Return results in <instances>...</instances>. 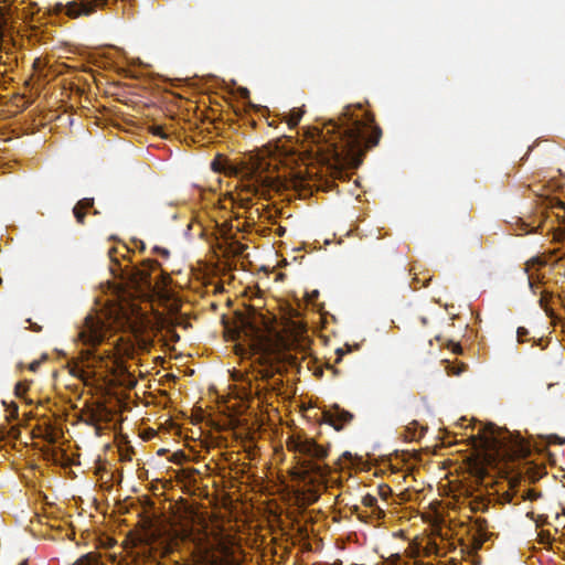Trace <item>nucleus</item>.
<instances>
[{
	"label": "nucleus",
	"instance_id": "obj_1",
	"mask_svg": "<svg viewBox=\"0 0 565 565\" xmlns=\"http://www.w3.org/2000/svg\"><path fill=\"white\" fill-rule=\"evenodd\" d=\"M191 541L193 544L192 563L190 565H241L233 555L231 547L218 535H212L207 531H198L183 527L180 534H175L166 547V552H172L179 541Z\"/></svg>",
	"mask_w": 565,
	"mask_h": 565
},
{
	"label": "nucleus",
	"instance_id": "obj_2",
	"mask_svg": "<svg viewBox=\"0 0 565 565\" xmlns=\"http://www.w3.org/2000/svg\"><path fill=\"white\" fill-rule=\"evenodd\" d=\"M227 340L235 341L237 354L250 352L271 353L275 349L274 334L260 313H253L248 318H238L233 327H225Z\"/></svg>",
	"mask_w": 565,
	"mask_h": 565
},
{
	"label": "nucleus",
	"instance_id": "obj_3",
	"mask_svg": "<svg viewBox=\"0 0 565 565\" xmlns=\"http://www.w3.org/2000/svg\"><path fill=\"white\" fill-rule=\"evenodd\" d=\"M126 324L132 327L127 310L121 305L114 303L105 310L88 315L78 337L84 344L96 345L104 341L114 326Z\"/></svg>",
	"mask_w": 565,
	"mask_h": 565
},
{
	"label": "nucleus",
	"instance_id": "obj_4",
	"mask_svg": "<svg viewBox=\"0 0 565 565\" xmlns=\"http://www.w3.org/2000/svg\"><path fill=\"white\" fill-rule=\"evenodd\" d=\"M363 136L358 122L353 127L342 129L333 121L327 124L319 132V141L326 142V151L332 152L334 157L342 154L345 148L359 146Z\"/></svg>",
	"mask_w": 565,
	"mask_h": 565
},
{
	"label": "nucleus",
	"instance_id": "obj_5",
	"mask_svg": "<svg viewBox=\"0 0 565 565\" xmlns=\"http://www.w3.org/2000/svg\"><path fill=\"white\" fill-rule=\"evenodd\" d=\"M288 448L299 455V462L303 469V473H315L319 477L324 475L323 467L313 462V459H322L327 456V450L317 445L311 439H294L288 443Z\"/></svg>",
	"mask_w": 565,
	"mask_h": 565
},
{
	"label": "nucleus",
	"instance_id": "obj_6",
	"mask_svg": "<svg viewBox=\"0 0 565 565\" xmlns=\"http://www.w3.org/2000/svg\"><path fill=\"white\" fill-rule=\"evenodd\" d=\"M480 444L484 450L486 459L489 462L503 459L510 455L511 447L509 431L497 428L492 424L484 427Z\"/></svg>",
	"mask_w": 565,
	"mask_h": 565
},
{
	"label": "nucleus",
	"instance_id": "obj_7",
	"mask_svg": "<svg viewBox=\"0 0 565 565\" xmlns=\"http://www.w3.org/2000/svg\"><path fill=\"white\" fill-rule=\"evenodd\" d=\"M241 191L266 199L271 189H278L276 180L259 170V167L242 171Z\"/></svg>",
	"mask_w": 565,
	"mask_h": 565
},
{
	"label": "nucleus",
	"instance_id": "obj_8",
	"mask_svg": "<svg viewBox=\"0 0 565 565\" xmlns=\"http://www.w3.org/2000/svg\"><path fill=\"white\" fill-rule=\"evenodd\" d=\"M129 275L131 284L136 289L140 291H150L154 289L148 268H135Z\"/></svg>",
	"mask_w": 565,
	"mask_h": 565
},
{
	"label": "nucleus",
	"instance_id": "obj_9",
	"mask_svg": "<svg viewBox=\"0 0 565 565\" xmlns=\"http://www.w3.org/2000/svg\"><path fill=\"white\" fill-rule=\"evenodd\" d=\"M93 10V6L84 2H70L66 4L65 13L71 18H78L81 15H88Z\"/></svg>",
	"mask_w": 565,
	"mask_h": 565
},
{
	"label": "nucleus",
	"instance_id": "obj_10",
	"mask_svg": "<svg viewBox=\"0 0 565 565\" xmlns=\"http://www.w3.org/2000/svg\"><path fill=\"white\" fill-rule=\"evenodd\" d=\"M92 204L93 201L90 199H84L79 201L74 207L75 217L79 223L84 221V213L82 212V210L92 206Z\"/></svg>",
	"mask_w": 565,
	"mask_h": 565
},
{
	"label": "nucleus",
	"instance_id": "obj_11",
	"mask_svg": "<svg viewBox=\"0 0 565 565\" xmlns=\"http://www.w3.org/2000/svg\"><path fill=\"white\" fill-rule=\"evenodd\" d=\"M424 556L439 555L438 546L435 541L427 540L426 544L423 546Z\"/></svg>",
	"mask_w": 565,
	"mask_h": 565
},
{
	"label": "nucleus",
	"instance_id": "obj_12",
	"mask_svg": "<svg viewBox=\"0 0 565 565\" xmlns=\"http://www.w3.org/2000/svg\"><path fill=\"white\" fill-rule=\"evenodd\" d=\"M74 565H99V561L95 554H86L77 559Z\"/></svg>",
	"mask_w": 565,
	"mask_h": 565
},
{
	"label": "nucleus",
	"instance_id": "obj_13",
	"mask_svg": "<svg viewBox=\"0 0 565 565\" xmlns=\"http://www.w3.org/2000/svg\"><path fill=\"white\" fill-rule=\"evenodd\" d=\"M301 117H302V110H300V109H292L290 111V114L288 115V120H287L288 125L290 127H296L299 124Z\"/></svg>",
	"mask_w": 565,
	"mask_h": 565
},
{
	"label": "nucleus",
	"instance_id": "obj_14",
	"mask_svg": "<svg viewBox=\"0 0 565 565\" xmlns=\"http://www.w3.org/2000/svg\"><path fill=\"white\" fill-rule=\"evenodd\" d=\"M383 565H403V563L401 556L398 554H394L386 558Z\"/></svg>",
	"mask_w": 565,
	"mask_h": 565
},
{
	"label": "nucleus",
	"instance_id": "obj_15",
	"mask_svg": "<svg viewBox=\"0 0 565 565\" xmlns=\"http://www.w3.org/2000/svg\"><path fill=\"white\" fill-rule=\"evenodd\" d=\"M28 391V385L23 382H19L17 385H15V395L21 397L25 394V392Z\"/></svg>",
	"mask_w": 565,
	"mask_h": 565
},
{
	"label": "nucleus",
	"instance_id": "obj_16",
	"mask_svg": "<svg viewBox=\"0 0 565 565\" xmlns=\"http://www.w3.org/2000/svg\"><path fill=\"white\" fill-rule=\"evenodd\" d=\"M340 418L343 422H348V420H350L352 418V415L349 412H347V411H341Z\"/></svg>",
	"mask_w": 565,
	"mask_h": 565
},
{
	"label": "nucleus",
	"instance_id": "obj_17",
	"mask_svg": "<svg viewBox=\"0 0 565 565\" xmlns=\"http://www.w3.org/2000/svg\"><path fill=\"white\" fill-rule=\"evenodd\" d=\"M448 366H449V371L448 372L452 373L455 375L460 374L461 371H462V369L460 366H454V365L452 366L448 365Z\"/></svg>",
	"mask_w": 565,
	"mask_h": 565
},
{
	"label": "nucleus",
	"instance_id": "obj_18",
	"mask_svg": "<svg viewBox=\"0 0 565 565\" xmlns=\"http://www.w3.org/2000/svg\"><path fill=\"white\" fill-rule=\"evenodd\" d=\"M363 502H364V504L371 507V505H373L374 502H376V498L367 495L364 498Z\"/></svg>",
	"mask_w": 565,
	"mask_h": 565
},
{
	"label": "nucleus",
	"instance_id": "obj_19",
	"mask_svg": "<svg viewBox=\"0 0 565 565\" xmlns=\"http://www.w3.org/2000/svg\"><path fill=\"white\" fill-rule=\"evenodd\" d=\"M516 333H518V341H521L522 337L525 335L527 333V331L524 328H519Z\"/></svg>",
	"mask_w": 565,
	"mask_h": 565
},
{
	"label": "nucleus",
	"instance_id": "obj_20",
	"mask_svg": "<svg viewBox=\"0 0 565 565\" xmlns=\"http://www.w3.org/2000/svg\"><path fill=\"white\" fill-rule=\"evenodd\" d=\"M39 365H40L39 361H33L32 363L29 364V370L32 372H35Z\"/></svg>",
	"mask_w": 565,
	"mask_h": 565
},
{
	"label": "nucleus",
	"instance_id": "obj_21",
	"mask_svg": "<svg viewBox=\"0 0 565 565\" xmlns=\"http://www.w3.org/2000/svg\"><path fill=\"white\" fill-rule=\"evenodd\" d=\"M536 497H537V494L535 493V491H533V490H529L527 491V499L529 500H534V499H536Z\"/></svg>",
	"mask_w": 565,
	"mask_h": 565
},
{
	"label": "nucleus",
	"instance_id": "obj_22",
	"mask_svg": "<svg viewBox=\"0 0 565 565\" xmlns=\"http://www.w3.org/2000/svg\"><path fill=\"white\" fill-rule=\"evenodd\" d=\"M161 130H162V128H161L160 126H158V127H156V128H154V130H153V131H154V134H156V135H159V136H162V137H163V135H162Z\"/></svg>",
	"mask_w": 565,
	"mask_h": 565
},
{
	"label": "nucleus",
	"instance_id": "obj_23",
	"mask_svg": "<svg viewBox=\"0 0 565 565\" xmlns=\"http://www.w3.org/2000/svg\"><path fill=\"white\" fill-rule=\"evenodd\" d=\"M242 201L245 202V205L249 204L250 203V198H242Z\"/></svg>",
	"mask_w": 565,
	"mask_h": 565
},
{
	"label": "nucleus",
	"instance_id": "obj_24",
	"mask_svg": "<svg viewBox=\"0 0 565 565\" xmlns=\"http://www.w3.org/2000/svg\"><path fill=\"white\" fill-rule=\"evenodd\" d=\"M84 373H85L84 370H81V375L79 376L84 377L85 376Z\"/></svg>",
	"mask_w": 565,
	"mask_h": 565
},
{
	"label": "nucleus",
	"instance_id": "obj_25",
	"mask_svg": "<svg viewBox=\"0 0 565 565\" xmlns=\"http://www.w3.org/2000/svg\"><path fill=\"white\" fill-rule=\"evenodd\" d=\"M18 367H19V369H22V367H23V364H22V363H19Z\"/></svg>",
	"mask_w": 565,
	"mask_h": 565
}]
</instances>
